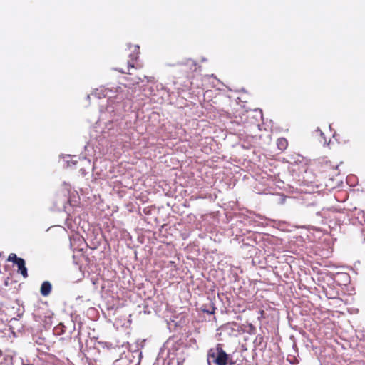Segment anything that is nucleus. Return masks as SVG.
Returning <instances> with one entry per match:
<instances>
[{"label":"nucleus","mask_w":365,"mask_h":365,"mask_svg":"<svg viewBox=\"0 0 365 365\" xmlns=\"http://www.w3.org/2000/svg\"><path fill=\"white\" fill-rule=\"evenodd\" d=\"M51 284L48 281L43 282L41 286V294L44 297L49 295L51 292Z\"/></svg>","instance_id":"4"},{"label":"nucleus","mask_w":365,"mask_h":365,"mask_svg":"<svg viewBox=\"0 0 365 365\" xmlns=\"http://www.w3.org/2000/svg\"><path fill=\"white\" fill-rule=\"evenodd\" d=\"M207 313H210V314H213L214 313V309H212V311L210 312V311H207Z\"/></svg>","instance_id":"10"},{"label":"nucleus","mask_w":365,"mask_h":365,"mask_svg":"<svg viewBox=\"0 0 365 365\" xmlns=\"http://www.w3.org/2000/svg\"><path fill=\"white\" fill-rule=\"evenodd\" d=\"M22 258H19L16 256V254L14 253H11L9 255V257H8V261L9 262H14V264H17L18 262V260L19 259H21Z\"/></svg>","instance_id":"8"},{"label":"nucleus","mask_w":365,"mask_h":365,"mask_svg":"<svg viewBox=\"0 0 365 365\" xmlns=\"http://www.w3.org/2000/svg\"><path fill=\"white\" fill-rule=\"evenodd\" d=\"M130 53H128V59H120L116 71L121 73L130 74V69H140L143 68V65L138 62L140 47L138 45H130L128 47Z\"/></svg>","instance_id":"1"},{"label":"nucleus","mask_w":365,"mask_h":365,"mask_svg":"<svg viewBox=\"0 0 365 365\" xmlns=\"http://www.w3.org/2000/svg\"><path fill=\"white\" fill-rule=\"evenodd\" d=\"M259 318H265V312L262 309L259 310Z\"/></svg>","instance_id":"9"},{"label":"nucleus","mask_w":365,"mask_h":365,"mask_svg":"<svg viewBox=\"0 0 365 365\" xmlns=\"http://www.w3.org/2000/svg\"><path fill=\"white\" fill-rule=\"evenodd\" d=\"M207 362L209 365H233L235 361L230 358V356L222 349V345L217 344L215 348L209 349L207 353Z\"/></svg>","instance_id":"2"},{"label":"nucleus","mask_w":365,"mask_h":365,"mask_svg":"<svg viewBox=\"0 0 365 365\" xmlns=\"http://www.w3.org/2000/svg\"><path fill=\"white\" fill-rule=\"evenodd\" d=\"M16 265L18 266L19 272L22 274V276L24 278H26L28 277V272H27V269L25 266L24 259H19Z\"/></svg>","instance_id":"5"},{"label":"nucleus","mask_w":365,"mask_h":365,"mask_svg":"<svg viewBox=\"0 0 365 365\" xmlns=\"http://www.w3.org/2000/svg\"><path fill=\"white\" fill-rule=\"evenodd\" d=\"M277 145L279 150L284 151L288 146V141L284 138H279L277 140Z\"/></svg>","instance_id":"6"},{"label":"nucleus","mask_w":365,"mask_h":365,"mask_svg":"<svg viewBox=\"0 0 365 365\" xmlns=\"http://www.w3.org/2000/svg\"><path fill=\"white\" fill-rule=\"evenodd\" d=\"M198 67L194 60L188 59L185 62L182 63L179 66V72L182 77L192 79L195 76Z\"/></svg>","instance_id":"3"},{"label":"nucleus","mask_w":365,"mask_h":365,"mask_svg":"<svg viewBox=\"0 0 365 365\" xmlns=\"http://www.w3.org/2000/svg\"><path fill=\"white\" fill-rule=\"evenodd\" d=\"M146 78V76H137L135 78L127 77L126 81L130 82L133 85H138L140 82H143L144 79Z\"/></svg>","instance_id":"7"},{"label":"nucleus","mask_w":365,"mask_h":365,"mask_svg":"<svg viewBox=\"0 0 365 365\" xmlns=\"http://www.w3.org/2000/svg\"><path fill=\"white\" fill-rule=\"evenodd\" d=\"M22 365H34V364H23Z\"/></svg>","instance_id":"11"}]
</instances>
